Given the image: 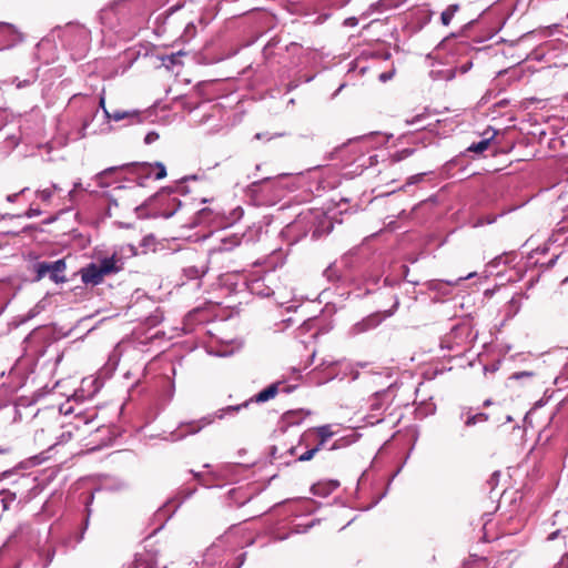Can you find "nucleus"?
I'll return each mask as SVG.
<instances>
[{
  "mask_svg": "<svg viewBox=\"0 0 568 568\" xmlns=\"http://www.w3.org/2000/svg\"><path fill=\"white\" fill-rule=\"evenodd\" d=\"M500 28H501V26L490 29V31L486 38L476 40V42H483L485 40L491 39L500 30Z\"/></svg>",
  "mask_w": 568,
  "mask_h": 568,
  "instance_id": "680f3d73",
  "label": "nucleus"
},
{
  "mask_svg": "<svg viewBox=\"0 0 568 568\" xmlns=\"http://www.w3.org/2000/svg\"><path fill=\"white\" fill-rule=\"evenodd\" d=\"M23 41L19 29L9 22H0V51L9 50Z\"/></svg>",
  "mask_w": 568,
  "mask_h": 568,
  "instance_id": "9d476101",
  "label": "nucleus"
},
{
  "mask_svg": "<svg viewBox=\"0 0 568 568\" xmlns=\"http://www.w3.org/2000/svg\"><path fill=\"white\" fill-rule=\"evenodd\" d=\"M55 39L57 38H53L50 33L48 37L41 39L36 47V57L45 64H49L57 59V50L54 45Z\"/></svg>",
  "mask_w": 568,
  "mask_h": 568,
  "instance_id": "4468645a",
  "label": "nucleus"
},
{
  "mask_svg": "<svg viewBox=\"0 0 568 568\" xmlns=\"http://www.w3.org/2000/svg\"><path fill=\"white\" fill-rule=\"evenodd\" d=\"M93 499H94V494L92 491L89 493L88 496L84 499L87 516H85L84 521H83V528H82V532H81V536H80V540L83 538V534H84V531L89 527L90 516H91V508H90V506L93 503Z\"/></svg>",
  "mask_w": 568,
  "mask_h": 568,
  "instance_id": "ea45409f",
  "label": "nucleus"
},
{
  "mask_svg": "<svg viewBox=\"0 0 568 568\" xmlns=\"http://www.w3.org/2000/svg\"><path fill=\"white\" fill-rule=\"evenodd\" d=\"M88 110L90 111V115L83 120L81 128L79 129V133L74 139H83L87 136V129L95 118L99 109L95 106V101L93 98H88Z\"/></svg>",
  "mask_w": 568,
  "mask_h": 568,
  "instance_id": "a878e982",
  "label": "nucleus"
},
{
  "mask_svg": "<svg viewBox=\"0 0 568 568\" xmlns=\"http://www.w3.org/2000/svg\"><path fill=\"white\" fill-rule=\"evenodd\" d=\"M28 191H29V187H23L19 192L7 195L6 200L10 203H13V202L18 201V199L20 196H24Z\"/></svg>",
  "mask_w": 568,
  "mask_h": 568,
  "instance_id": "864d4df0",
  "label": "nucleus"
},
{
  "mask_svg": "<svg viewBox=\"0 0 568 568\" xmlns=\"http://www.w3.org/2000/svg\"><path fill=\"white\" fill-rule=\"evenodd\" d=\"M407 0H379L374 4L376 9L379 11H386L390 9H395L404 4Z\"/></svg>",
  "mask_w": 568,
  "mask_h": 568,
  "instance_id": "4c0bfd02",
  "label": "nucleus"
},
{
  "mask_svg": "<svg viewBox=\"0 0 568 568\" xmlns=\"http://www.w3.org/2000/svg\"><path fill=\"white\" fill-rule=\"evenodd\" d=\"M501 214H499L500 216ZM497 217L498 215H485V216H479L473 224L474 227H480V226H484V225H487V224H493L497 221Z\"/></svg>",
  "mask_w": 568,
  "mask_h": 568,
  "instance_id": "c03bdc74",
  "label": "nucleus"
},
{
  "mask_svg": "<svg viewBox=\"0 0 568 568\" xmlns=\"http://www.w3.org/2000/svg\"><path fill=\"white\" fill-rule=\"evenodd\" d=\"M54 191H61V187L58 184H51L50 187L43 190H37L34 192L36 197H38L43 203H50Z\"/></svg>",
  "mask_w": 568,
  "mask_h": 568,
  "instance_id": "473e14b6",
  "label": "nucleus"
},
{
  "mask_svg": "<svg viewBox=\"0 0 568 568\" xmlns=\"http://www.w3.org/2000/svg\"><path fill=\"white\" fill-rule=\"evenodd\" d=\"M119 171H126L131 176L132 181L136 183V186H143L144 180L153 178L154 180H161L166 176V168L161 162L155 163H129L121 166H110L94 175L99 187H108L111 183L108 181L109 178L113 176Z\"/></svg>",
  "mask_w": 568,
  "mask_h": 568,
  "instance_id": "f03ea898",
  "label": "nucleus"
},
{
  "mask_svg": "<svg viewBox=\"0 0 568 568\" xmlns=\"http://www.w3.org/2000/svg\"><path fill=\"white\" fill-rule=\"evenodd\" d=\"M312 430L315 432L316 436L315 445L318 446L321 449L326 443V440L333 435L328 425L320 426L317 428H313Z\"/></svg>",
  "mask_w": 568,
  "mask_h": 568,
  "instance_id": "c756f323",
  "label": "nucleus"
},
{
  "mask_svg": "<svg viewBox=\"0 0 568 568\" xmlns=\"http://www.w3.org/2000/svg\"><path fill=\"white\" fill-rule=\"evenodd\" d=\"M284 264L281 252L273 254L265 262L264 271L253 272L246 280L245 285L248 292L260 297H268L275 294L277 288V276L275 270Z\"/></svg>",
  "mask_w": 568,
  "mask_h": 568,
  "instance_id": "7ed1b4c3",
  "label": "nucleus"
},
{
  "mask_svg": "<svg viewBox=\"0 0 568 568\" xmlns=\"http://www.w3.org/2000/svg\"><path fill=\"white\" fill-rule=\"evenodd\" d=\"M38 79V70H32L28 73L27 78L21 80L19 77H14L11 80V83L14 84L18 89H23L34 83Z\"/></svg>",
  "mask_w": 568,
  "mask_h": 568,
  "instance_id": "2f4dec72",
  "label": "nucleus"
},
{
  "mask_svg": "<svg viewBox=\"0 0 568 568\" xmlns=\"http://www.w3.org/2000/svg\"><path fill=\"white\" fill-rule=\"evenodd\" d=\"M0 496L3 510H8L10 505L17 499L16 493L9 489H1Z\"/></svg>",
  "mask_w": 568,
  "mask_h": 568,
  "instance_id": "79ce46f5",
  "label": "nucleus"
},
{
  "mask_svg": "<svg viewBox=\"0 0 568 568\" xmlns=\"http://www.w3.org/2000/svg\"><path fill=\"white\" fill-rule=\"evenodd\" d=\"M81 280L85 285H99L104 275L97 263H90L80 271Z\"/></svg>",
  "mask_w": 568,
  "mask_h": 568,
  "instance_id": "a211bd4d",
  "label": "nucleus"
},
{
  "mask_svg": "<svg viewBox=\"0 0 568 568\" xmlns=\"http://www.w3.org/2000/svg\"><path fill=\"white\" fill-rule=\"evenodd\" d=\"M183 55V53L180 51V52H176V53H172V54H168V55H164L162 57V64L169 69V70H173V68L178 64H181V57Z\"/></svg>",
  "mask_w": 568,
  "mask_h": 568,
  "instance_id": "c9c22d12",
  "label": "nucleus"
},
{
  "mask_svg": "<svg viewBox=\"0 0 568 568\" xmlns=\"http://www.w3.org/2000/svg\"><path fill=\"white\" fill-rule=\"evenodd\" d=\"M459 419L464 422L466 427H473L477 424L485 423L489 419L486 413H473L470 407H463Z\"/></svg>",
  "mask_w": 568,
  "mask_h": 568,
  "instance_id": "412c9836",
  "label": "nucleus"
},
{
  "mask_svg": "<svg viewBox=\"0 0 568 568\" xmlns=\"http://www.w3.org/2000/svg\"><path fill=\"white\" fill-rule=\"evenodd\" d=\"M555 568H568V555L562 556Z\"/></svg>",
  "mask_w": 568,
  "mask_h": 568,
  "instance_id": "0e129e2a",
  "label": "nucleus"
},
{
  "mask_svg": "<svg viewBox=\"0 0 568 568\" xmlns=\"http://www.w3.org/2000/svg\"><path fill=\"white\" fill-rule=\"evenodd\" d=\"M432 14H433V12L428 8H417L413 12V17L420 24V27H423L424 24H426L430 21Z\"/></svg>",
  "mask_w": 568,
  "mask_h": 568,
  "instance_id": "72a5a7b5",
  "label": "nucleus"
},
{
  "mask_svg": "<svg viewBox=\"0 0 568 568\" xmlns=\"http://www.w3.org/2000/svg\"><path fill=\"white\" fill-rule=\"evenodd\" d=\"M315 443H316L315 432L308 429L301 435L298 444L296 446H291L288 448L287 453L290 455L294 456V455H296V452L300 447L304 446L305 448H310V447L314 446Z\"/></svg>",
  "mask_w": 568,
  "mask_h": 568,
  "instance_id": "bb28decb",
  "label": "nucleus"
},
{
  "mask_svg": "<svg viewBox=\"0 0 568 568\" xmlns=\"http://www.w3.org/2000/svg\"><path fill=\"white\" fill-rule=\"evenodd\" d=\"M243 237L237 234H231L225 237H221L219 244L213 246L210 252L211 253H222L230 252L233 248L241 245Z\"/></svg>",
  "mask_w": 568,
  "mask_h": 568,
  "instance_id": "4be33fe9",
  "label": "nucleus"
},
{
  "mask_svg": "<svg viewBox=\"0 0 568 568\" xmlns=\"http://www.w3.org/2000/svg\"><path fill=\"white\" fill-rule=\"evenodd\" d=\"M14 474H16V469L14 468L8 469V470H4V471H0V481H2L4 479H9Z\"/></svg>",
  "mask_w": 568,
  "mask_h": 568,
  "instance_id": "bf43d9fd",
  "label": "nucleus"
},
{
  "mask_svg": "<svg viewBox=\"0 0 568 568\" xmlns=\"http://www.w3.org/2000/svg\"><path fill=\"white\" fill-rule=\"evenodd\" d=\"M104 116L108 120H113L115 122L128 120L130 124L142 122V114L136 110L124 111V110H115L113 112L104 109Z\"/></svg>",
  "mask_w": 568,
  "mask_h": 568,
  "instance_id": "6ab92c4d",
  "label": "nucleus"
},
{
  "mask_svg": "<svg viewBox=\"0 0 568 568\" xmlns=\"http://www.w3.org/2000/svg\"><path fill=\"white\" fill-rule=\"evenodd\" d=\"M390 266H387V270L384 264L381 265L379 271H371L366 276V282L368 285H378L383 277V286L385 287H395L399 285L398 276H394L392 272H389Z\"/></svg>",
  "mask_w": 568,
  "mask_h": 568,
  "instance_id": "ddd939ff",
  "label": "nucleus"
},
{
  "mask_svg": "<svg viewBox=\"0 0 568 568\" xmlns=\"http://www.w3.org/2000/svg\"><path fill=\"white\" fill-rule=\"evenodd\" d=\"M207 261L203 260L199 264L184 267L183 275L186 280H200L207 273Z\"/></svg>",
  "mask_w": 568,
  "mask_h": 568,
  "instance_id": "393cba45",
  "label": "nucleus"
},
{
  "mask_svg": "<svg viewBox=\"0 0 568 568\" xmlns=\"http://www.w3.org/2000/svg\"><path fill=\"white\" fill-rule=\"evenodd\" d=\"M493 136L480 140L479 142H474L467 148V152H473L476 154H481L486 151L490 144Z\"/></svg>",
  "mask_w": 568,
  "mask_h": 568,
  "instance_id": "58836bf2",
  "label": "nucleus"
},
{
  "mask_svg": "<svg viewBox=\"0 0 568 568\" xmlns=\"http://www.w3.org/2000/svg\"><path fill=\"white\" fill-rule=\"evenodd\" d=\"M297 384H286L285 381H277L272 383L266 388L257 393L250 402L265 403L274 398L278 393L290 394L296 389Z\"/></svg>",
  "mask_w": 568,
  "mask_h": 568,
  "instance_id": "9b49d317",
  "label": "nucleus"
},
{
  "mask_svg": "<svg viewBox=\"0 0 568 568\" xmlns=\"http://www.w3.org/2000/svg\"><path fill=\"white\" fill-rule=\"evenodd\" d=\"M158 139L159 134L155 131H150L144 138V143L149 145L154 143Z\"/></svg>",
  "mask_w": 568,
  "mask_h": 568,
  "instance_id": "13d9d810",
  "label": "nucleus"
},
{
  "mask_svg": "<svg viewBox=\"0 0 568 568\" xmlns=\"http://www.w3.org/2000/svg\"><path fill=\"white\" fill-rule=\"evenodd\" d=\"M230 498L233 499L237 506H243L245 505L248 500H250V496L245 495L243 496L241 499H239L236 496L242 494V488H237V489H232L230 490Z\"/></svg>",
  "mask_w": 568,
  "mask_h": 568,
  "instance_id": "a18cd8bd",
  "label": "nucleus"
},
{
  "mask_svg": "<svg viewBox=\"0 0 568 568\" xmlns=\"http://www.w3.org/2000/svg\"><path fill=\"white\" fill-rule=\"evenodd\" d=\"M191 180L196 181L199 176L196 174L184 176L174 186L163 187L151 199L154 205L158 206L159 216L169 219L176 213L182 206V202L178 199V195L189 193V189L184 183Z\"/></svg>",
  "mask_w": 568,
  "mask_h": 568,
  "instance_id": "39448f33",
  "label": "nucleus"
},
{
  "mask_svg": "<svg viewBox=\"0 0 568 568\" xmlns=\"http://www.w3.org/2000/svg\"><path fill=\"white\" fill-rule=\"evenodd\" d=\"M392 400L390 388L376 392L371 399V409L379 412L385 409Z\"/></svg>",
  "mask_w": 568,
  "mask_h": 568,
  "instance_id": "5701e85b",
  "label": "nucleus"
},
{
  "mask_svg": "<svg viewBox=\"0 0 568 568\" xmlns=\"http://www.w3.org/2000/svg\"><path fill=\"white\" fill-rule=\"evenodd\" d=\"M459 10V4H450L440 14V21L443 26H449L455 13Z\"/></svg>",
  "mask_w": 568,
  "mask_h": 568,
  "instance_id": "e433bc0d",
  "label": "nucleus"
},
{
  "mask_svg": "<svg viewBox=\"0 0 568 568\" xmlns=\"http://www.w3.org/2000/svg\"><path fill=\"white\" fill-rule=\"evenodd\" d=\"M182 7H183V4H180V3H179V4H175V6H172V7H170V8L165 11V13H166V16H168V17H170V16H172L173 13H175L176 11H179Z\"/></svg>",
  "mask_w": 568,
  "mask_h": 568,
  "instance_id": "338daca9",
  "label": "nucleus"
},
{
  "mask_svg": "<svg viewBox=\"0 0 568 568\" xmlns=\"http://www.w3.org/2000/svg\"><path fill=\"white\" fill-rule=\"evenodd\" d=\"M414 153L413 149H404L402 151H398L394 154L393 161L399 162L408 156H410Z\"/></svg>",
  "mask_w": 568,
  "mask_h": 568,
  "instance_id": "3c124183",
  "label": "nucleus"
},
{
  "mask_svg": "<svg viewBox=\"0 0 568 568\" xmlns=\"http://www.w3.org/2000/svg\"><path fill=\"white\" fill-rule=\"evenodd\" d=\"M197 33V27L195 24L194 21H189L184 29H183V32L181 34V40L184 42V43H187L190 42L192 39H194V37L196 36Z\"/></svg>",
  "mask_w": 568,
  "mask_h": 568,
  "instance_id": "f704fd0d",
  "label": "nucleus"
},
{
  "mask_svg": "<svg viewBox=\"0 0 568 568\" xmlns=\"http://www.w3.org/2000/svg\"><path fill=\"white\" fill-rule=\"evenodd\" d=\"M499 477H500V473L495 471L491 474V476L487 480V484L490 486L491 489H494V487L497 486V484L499 481Z\"/></svg>",
  "mask_w": 568,
  "mask_h": 568,
  "instance_id": "4d7b16f0",
  "label": "nucleus"
},
{
  "mask_svg": "<svg viewBox=\"0 0 568 568\" xmlns=\"http://www.w3.org/2000/svg\"><path fill=\"white\" fill-rule=\"evenodd\" d=\"M313 219L312 213H302L298 215V217L290 225H287V232H292L294 230L300 229L303 226L304 223H310Z\"/></svg>",
  "mask_w": 568,
  "mask_h": 568,
  "instance_id": "a19ab883",
  "label": "nucleus"
},
{
  "mask_svg": "<svg viewBox=\"0 0 568 568\" xmlns=\"http://www.w3.org/2000/svg\"><path fill=\"white\" fill-rule=\"evenodd\" d=\"M393 301V305L389 310L369 314L368 316L364 317L359 322L352 325L351 328L348 329V335L356 336L368 331H372L376 328L385 318L390 317L399 306L398 295L394 294Z\"/></svg>",
  "mask_w": 568,
  "mask_h": 568,
  "instance_id": "6e6552de",
  "label": "nucleus"
},
{
  "mask_svg": "<svg viewBox=\"0 0 568 568\" xmlns=\"http://www.w3.org/2000/svg\"><path fill=\"white\" fill-rule=\"evenodd\" d=\"M423 118H424V114H418V115L413 116L409 120H406V123L408 125L417 124L423 120Z\"/></svg>",
  "mask_w": 568,
  "mask_h": 568,
  "instance_id": "69168bd1",
  "label": "nucleus"
},
{
  "mask_svg": "<svg viewBox=\"0 0 568 568\" xmlns=\"http://www.w3.org/2000/svg\"><path fill=\"white\" fill-rule=\"evenodd\" d=\"M470 335L471 328L468 324H457L450 329V333L445 337L443 343H455L456 346L462 347ZM447 347L453 348L452 345H447Z\"/></svg>",
  "mask_w": 568,
  "mask_h": 568,
  "instance_id": "f3484780",
  "label": "nucleus"
},
{
  "mask_svg": "<svg viewBox=\"0 0 568 568\" xmlns=\"http://www.w3.org/2000/svg\"><path fill=\"white\" fill-rule=\"evenodd\" d=\"M196 491V488H182L179 494H178V497H179V503L176 505V508L182 504L184 503L186 499H189L191 496H193V494Z\"/></svg>",
  "mask_w": 568,
  "mask_h": 568,
  "instance_id": "49530a36",
  "label": "nucleus"
},
{
  "mask_svg": "<svg viewBox=\"0 0 568 568\" xmlns=\"http://www.w3.org/2000/svg\"><path fill=\"white\" fill-rule=\"evenodd\" d=\"M519 307H520L519 300L516 298V297H513L508 302V305H507V315L509 317L516 315L518 313V311H519Z\"/></svg>",
  "mask_w": 568,
  "mask_h": 568,
  "instance_id": "de8ad7c7",
  "label": "nucleus"
},
{
  "mask_svg": "<svg viewBox=\"0 0 568 568\" xmlns=\"http://www.w3.org/2000/svg\"><path fill=\"white\" fill-rule=\"evenodd\" d=\"M321 448L314 444V446L306 448L304 453L297 456L296 462H307L311 460Z\"/></svg>",
  "mask_w": 568,
  "mask_h": 568,
  "instance_id": "37998d69",
  "label": "nucleus"
},
{
  "mask_svg": "<svg viewBox=\"0 0 568 568\" xmlns=\"http://www.w3.org/2000/svg\"><path fill=\"white\" fill-rule=\"evenodd\" d=\"M22 344L23 354L11 369V373H14L22 363L36 366L38 361L47 354L48 348L53 344V338L47 331L36 328L23 339Z\"/></svg>",
  "mask_w": 568,
  "mask_h": 568,
  "instance_id": "423d86ee",
  "label": "nucleus"
},
{
  "mask_svg": "<svg viewBox=\"0 0 568 568\" xmlns=\"http://www.w3.org/2000/svg\"><path fill=\"white\" fill-rule=\"evenodd\" d=\"M42 214V211L38 207H33L32 205L24 212L23 216L28 219H32Z\"/></svg>",
  "mask_w": 568,
  "mask_h": 568,
  "instance_id": "5fc2aeb1",
  "label": "nucleus"
},
{
  "mask_svg": "<svg viewBox=\"0 0 568 568\" xmlns=\"http://www.w3.org/2000/svg\"><path fill=\"white\" fill-rule=\"evenodd\" d=\"M348 154H352V159L345 160V163L342 165V175L345 178L352 179L361 175L365 169L372 168L377 163V155L366 154L362 142L343 145L335 150L333 156L344 160Z\"/></svg>",
  "mask_w": 568,
  "mask_h": 568,
  "instance_id": "20e7f679",
  "label": "nucleus"
},
{
  "mask_svg": "<svg viewBox=\"0 0 568 568\" xmlns=\"http://www.w3.org/2000/svg\"><path fill=\"white\" fill-rule=\"evenodd\" d=\"M79 190H83V191H85L88 193H93L94 192V191L90 190V184H88L85 187H83L81 181L78 180L77 182L73 183V189L68 194L71 201H73L74 194Z\"/></svg>",
  "mask_w": 568,
  "mask_h": 568,
  "instance_id": "09e8293b",
  "label": "nucleus"
},
{
  "mask_svg": "<svg viewBox=\"0 0 568 568\" xmlns=\"http://www.w3.org/2000/svg\"><path fill=\"white\" fill-rule=\"evenodd\" d=\"M308 414L310 413L304 412V409L288 410L283 415L282 419L283 423L286 424L287 426L298 425Z\"/></svg>",
  "mask_w": 568,
  "mask_h": 568,
  "instance_id": "cd10ccee",
  "label": "nucleus"
},
{
  "mask_svg": "<svg viewBox=\"0 0 568 568\" xmlns=\"http://www.w3.org/2000/svg\"><path fill=\"white\" fill-rule=\"evenodd\" d=\"M34 270V282L41 281L43 277L49 276V278L55 284L65 283L68 280L64 275L67 270V263L64 258H59L53 262H37L33 264Z\"/></svg>",
  "mask_w": 568,
  "mask_h": 568,
  "instance_id": "1a4fd4ad",
  "label": "nucleus"
},
{
  "mask_svg": "<svg viewBox=\"0 0 568 568\" xmlns=\"http://www.w3.org/2000/svg\"><path fill=\"white\" fill-rule=\"evenodd\" d=\"M532 376V373L531 372H517V373H514L511 375V378L514 379H521L523 377H531Z\"/></svg>",
  "mask_w": 568,
  "mask_h": 568,
  "instance_id": "052dcab7",
  "label": "nucleus"
},
{
  "mask_svg": "<svg viewBox=\"0 0 568 568\" xmlns=\"http://www.w3.org/2000/svg\"><path fill=\"white\" fill-rule=\"evenodd\" d=\"M315 322H316V320H315V318H307V320H304V321H303V323L301 324V326L298 327V329H300L302 333L308 332V331H311V329L314 327Z\"/></svg>",
  "mask_w": 568,
  "mask_h": 568,
  "instance_id": "603ef678",
  "label": "nucleus"
},
{
  "mask_svg": "<svg viewBox=\"0 0 568 568\" xmlns=\"http://www.w3.org/2000/svg\"><path fill=\"white\" fill-rule=\"evenodd\" d=\"M427 173H418V174H415V175H412L407 179L406 183L403 185V189L409 186V185H414V184H418L420 182H423L426 178Z\"/></svg>",
  "mask_w": 568,
  "mask_h": 568,
  "instance_id": "8fccbe9b",
  "label": "nucleus"
},
{
  "mask_svg": "<svg viewBox=\"0 0 568 568\" xmlns=\"http://www.w3.org/2000/svg\"><path fill=\"white\" fill-rule=\"evenodd\" d=\"M156 561L152 554L138 555L133 568H155Z\"/></svg>",
  "mask_w": 568,
  "mask_h": 568,
  "instance_id": "7c9ffc66",
  "label": "nucleus"
},
{
  "mask_svg": "<svg viewBox=\"0 0 568 568\" xmlns=\"http://www.w3.org/2000/svg\"><path fill=\"white\" fill-rule=\"evenodd\" d=\"M79 424L69 425L63 427L61 434L57 436L55 442L45 450L30 458L32 465H40L50 458L49 453L52 452L57 446L64 445L73 437V429L78 428Z\"/></svg>",
  "mask_w": 568,
  "mask_h": 568,
  "instance_id": "f8f14e48",
  "label": "nucleus"
},
{
  "mask_svg": "<svg viewBox=\"0 0 568 568\" xmlns=\"http://www.w3.org/2000/svg\"><path fill=\"white\" fill-rule=\"evenodd\" d=\"M237 529L233 528L230 531L225 532L223 536L216 539L211 547H209L204 554L203 564L204 565H213L215 561V557L220 555V552L223 550V547L226 544L231 542V539L236 534Z\"/></svg>",
  "mask_w": 568,
  "mask_h": 568,
  "instance_id": "dca6fc26",
  "label": "nucleus"
},
{
  "mask_svg": "<svg viewBox=\"0 0 568 568\" xmlns=\"http://www.w3.org/2000/svg\"><path fill=\"white\" fill-rule=\"evenodd\" d=\"M213 217V211L209 207H203L195 213L193 221L191 222V227H196L199 225L205 224L210 222Z\"/></svg>",
  "mask_w": 568,
  "mask_h": 568,
  "instance_id": "c85d7f7f",
  "label": "nucleus"
},
{
  "mask_svg": "<svg viewBox=\"0 0 568 568\" xmlns=\"http://www.w3.org/2000/svg\"><path fill=\"white\" fill-rule=\"evenodd\" d=\"M399 271H400V273H399V275H397L398 278L399 280H400V277L406 278L409 273L408 266L405 264H402V265H399Z\"/></svg>",
  "mask_w": 568,
  "mask_h": 568,
  "instance_id": "e2e57ef3",
  "label": "nucleus"
},
{
  "mask_svg": "<svg viewBox=\"0 0 568 568\" xmlns=\"http://www.w3.org/2000/svg\"><path fill=\"white\" fill-rule=\"evenodd\" d=\"M357 23H358V20L355 17L347 18L344 21V24L347 26V27H355V26H357Z\"/></svg>",
  "mask_w": 568,
  "mask_h": 568,
  "instance_id": "774afa93",
  "label": "nucleus"
},
{
  "mask_svg": "<svg viewBox=\"0 0 568 568\" xmlns=\"http://www.w3.org/2000/svg\"><path fill=\"white\" fill-rule=\"evenodd\" d=\"M18 129L17 125L10 120V114L7 110L0 109V132L3 130H8L6 133V148L9 150L14 149L20 142V135L16 132L10 131V129Z\"/></svg>",
  "mask_w": 568,
  "mask_h": 568,
  "instance_id": "2eb2a0df",
  "label": "nucleus"
},
{
  "mask_svg": "<svg viewBox=\"0 0 568 568\" xmlns=\"http://www.w3.org/2000/svg\"><path fill=\"white\" fill-rule=\"evenodd\" d=\"M250 402H244L239 405H230L224 408L219 409L214 414L206 415L197 420L184 422L181 423L175 430H173L170 436L173 442L181 440L189 435H195L201 432L206 426L211 425L215 418L223 419L227 415H234L240 412L242 408L247 407Z\"/></svg>",
  "mask_w": 568,
  "mask_h": 568,
  "instance_id": "0eeeda50",
  "label": "nucleus"
},
{
  "mask_svg": "<svg viewBox=\"0 0 568 568\" xmlns=\"http://www.w3.org/2000/svg\"><path fill=\"white\" fill-rule=\"evenodd\" d=\"M339 486V483L334 479L321 480L311 487L313 495L318 497H327Z\"/></svg>",
  "mask_w": 568,
  "mask_h": 568,
  "instance_id": "b1692460",
  "label": "nucleus"
},
{
  "mask_svg": "<svg viewBox=\"0 0 568 568\" xmlns=\"http://www.w3.org/2000/svg\"><path fill=\"white\" fill-rule=\"evenodd\" d=\"M191 473L194 475V478L202 485V486H205V487H210L212 484L211 481H209L203 474L201 473H194L193 470H191Z\"/></svg>",
  "mask_w": 568,
  "mask_h": 568,
  "instance_id": "6e6d98bb",
  "label": "nucleus"
},
{
  "mask_svg": "<svg viewBox=\"0 0 568 568\" xmlns=\"http://www.w3.org/2000/svg\"><path fill=\"white\" fill-rule=\"evenodd\" d=\"M51 36L60 41L73 61L82 60L90 50L91 31L84 24L69 22L63 27L54 28Z\"/></svg>",
  "mask_w": 568,
  "mask_h": 568,
  "instance_id": "f257e3e1",
  "label": "nucleus"
},
{
  "mask_svg": "<svg viewBox=\"0 0 568 568\" xmlns=\"http://www.w3.org/2000/svg\"><path fill=\"white\" fill-rule=\"evenodd\" d=\"M102 271L103 275L115 274L123 270L124 262L115 253L111 256L104 257L97 263Z\"/></svg>",
  "mask_w": 568,
  "mask_h": 568,
  "instance_id": "aec40b11",
  "label": "nucleus"
}]
</instances>
